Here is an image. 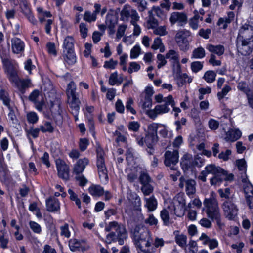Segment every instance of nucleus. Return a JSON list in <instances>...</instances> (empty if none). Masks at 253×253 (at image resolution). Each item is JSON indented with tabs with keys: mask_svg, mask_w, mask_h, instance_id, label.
<instances>
[{
	"mask_svg": "<svg viewBox=\"0 0 253 253\" xmlns=\"http://www.w3.org/2000/svg\"><path fill=\"white\" fill-rule=\"evenodd\" d=\"M207 49L211 53L216 54L218 56H221L224 53V47L221 45H213L212 44L208 45Z\"/></svg>",
	"mask_w": 253,
	"mask_h": 253,
	"instance_id": "bb28decb",
	"label": "nucleus"
},
{
	"mask_svg": "<svg viewBox=\"0 0 253 253\" xmlns=\"http://www.w3.org/2000/svg\"><path fill=\"white\" fill-rule=\"evenodd\" d=\"M50 109L52 114V117L54 118L56 123L57 125H61L62 122V116L61 114V110L59 103L57 100L50 101Z\"/></svg>",
	"mask_w": 253,
	"mask_h": 253,
	"instance_id": "dca6fc26",
	"label": "nucleus"
},
{
	"mask_svg": "<svg viewBox=\"0 0 253 253\" xmlns=\"http://www.w3.org/2000/svg\"><path fill=\"white\" fill-rule=\"evenodd\" d=\"M224 216L229 220H234L236 217L238 209L233 199L225 200L222 204Z\"/></svg>",
	"mask_w": 253,
	"mask_h": 253,
	"instance_id": "6e6552de",
	"label": "nucleus"
},
{
	"mask_svg": "<svg viewBox=\"0 0 253 253\" xmlns=\"http://www.w3.org/2000/svg\"><path fill=\"white\" fill-rule=\"evenodd\" d=\"M140 126V124L138 122L131 121L129 122L127 126L129 130L137 132L139 130Z\"/></svg>",
	"mask_w": 253,
	"mask_h": 253,
	"instance_id": "338daca9",
	"label": "nucleus"
},
{
	"mask_svg": "<svg viewBox=\"0 0 253 253\" xmlns=\"http://www.w3.org/2000/svg\"><path fill=\"white\" fill-rule=\"evenodd\" d=\"M171 63L172 68L173 75L177 78H179V77L181 76V68L179 60L176 62H172Z\"/></svg>",
	"mask_w": 253,
	"mask_h": 253,
	"instance_id": "49530a36",
	"label": "nucleus"
},
{
	"mask_svg": "<svg viewBox=\"0 0 253 253\" xmlns=\"http://www.w3.org/2000/svg\"><path fill=\"white\" fill-rule=\"evenodd\" d=\"M88 190L90 194L93 196H101L104 193L103 187L98 185H91Z\"/></svg>",
	"mask_w": 253,
	"mask_h": 253,
	"instance_id": "2f4dec72",
	"label": "nucleus"
},
{
	"mask_svg": "<svg viewBox=\"0 0 253 253\" xmlns=\"http://www.w3.org/2000/svg\"><path fill=\"white\" fill-rule=\"evenodd\" d=\"M58 176L65 181L69 179V167L65 161L58 159L55 161Z\"/></svg>",
	"mask_w": 253,
	"mask_h": 253,
	"instance_id": "ddd939ff",
	"label": "nucleus"
},
{
	"mask_svg": "<svg viewBox=\"0 0 253 253\" xmlns=\"http://www.w3.org/2000/svg\"><path fill=\"white\" fill-rule=\"evenodd\" d=\"M211 219L215 221L217 226L220 230H223L224 229L225 225L222 218L221 214Z\"/></svg>",
	"mask_w": 253,
	"mask_h": 253,
	"instance_id": "bf43d9fd",
	"label": "nucleus"
},
{
	"mask_svg": "<svg viewBox=\"0 0 253 253\" xmlns=\"http://www.w3.org/2000/svg\"><path fill=\"white\" fill-rule=\"evenodd\" d=\"M84 243V240H78L76 239H72L69 241V246L71 251H76L81 248Z\"/></svg>",
	"mask_w": 253,
	"mask_h": 253,
	"instance_id": "72a5a7b5",
	"label": "nucleus"
},
{
	"mask_svg": "<svg viewBox=\"0 0 253 253\" xmlns=\"http://www.w3.org/2000/svg\"><path fill=\"white\" fill-rule=\"evenodd\" d=\"M40 130L43 133L46 132H52L54 130L53 126L49 122H45L43 125L40 126Z\"/></svg>",
	"mask_w": 253,
	"mask_h": 253,
	"instance_id": "de8ad7c7",
	"label": "nucleus"
},
{
	"mask_svg": "<svg viewBox=\"0 0 253 253\" xmlns=\"http://www.w3.org/2000/svg\"><path fill=\"white\" fill-rule=\"evenodd\" d=\"M205 210L207 216L212 219V218L220 214L219 208L217 201L214 198H206L203 202Z\"/></svg>",
	"mask_w": 253,
	"mask_h": 253,
	"instance_id": "0eeeda50",
	"label": "nucleus"
},
{
	"mask_svg": "<svg viewBox=\"0 0 253 253\" xmlns=\"http://www.w3.org/2000/svg\"><path fill=\"white\" fill-rule=\"evenodd\" d=\"M186 192L188 195H193L196 192V182L192 179H188L185 181Z\"/></svg>",
	"mask_w": 253,
	"mask_h": 253,
	"instance_id": "c756f323",
	"label": "nucleus"
},
{
	"mask_svg": "<svg viewBox=\"0 0 253 253\" xmlns=\"http://www.w3.org/2000/svg\"><path fill=\"white\" fill-rule=\"evenodd\" d=\"M29 226L30 229L36 234H40L42 232L41 226L37 222L33 221L29 222Z\"/></svg>",
	"mask_w": 253,
	"mask_h": 253,
	"instance_id": "13d9d810",
	"label": "nucleus"
},
{
	"mask_svg": "<svg viewBox=\"0 0 253 253\" xmlns=\"http://www.w3.org/2000/svg\"><path fill=\"white\" fill-rule=\"evenodd\" d=\"M236 45L239 53L243 55L249 54L253 49V26L243 25L239 30Z\"/></svg>",
	"mask_w": 253,
	"mask_h": 253,
	"instance_id": "f03ea898",
	"label": "nucleus"
},
{
	"mask_svg": "<svg viewBox=\"0 0 253 253\" xmlns=\"http://www.w3.org/2000/svg\"><path fill=\"white\" fill-rule=\"evenodd\" d=\"M190 35V32L186 30L178 31L175 36V42L182 51H186L189 48V41L187 37Z\"/></svg>",
	"mask_w": 253,
	"mask_h": 253,
	"instance_id": "1a4fd4ad",
	"label": "nucleus"
},
{
	"mask_svg": "<svg viewBox=\"0 0 253 253\" xmlns=\"http://www.w3.org/2000/svg\"><path fill=\"white\" fill-rule=\"evenodd\" d=\"M169 20L171 25L177 24L182 26L187 23V16L184 12H173L170 14Z\"/></svg>",
	"mask_w": 253,
	"mask_h": 253,
	"instance_id": "f3484780",
	"label": "nucleus"
},
{
	"mask_svg": "<svg viewBox=\"0 0 253 253\" xmlns=\"http://www.w3.org/2000/svg\"><path fill=\"white\" fill-rule=\"evenodd\" d=\"M153 33L156 35L164 36L168 34L166 26H156L153 29Z\"/></svg>",
	"mask_w": 253,
	"mask_h": 253,
	"instance_id": "37998d69",
	"label": "nucleus"
},
{
	"mask_svg": "<svg viewBox=\"0 0 253 253\" xmlns=\"http://www.w3.org/2000/svg\"><path fill=\"white\" fill-rule=\"evenodd\" d=\"M98 172L102 183L106 184L108 181V171L105 163L104 152L103 149L98 147L96 149Z\"/></svg>",
	"mask_w": 253,
	"mask_h": 253,
	"instance_id": "423d86ee",
	"label": "nucleus"
},
{
	"mask_svg": "<svg viewBox=\"0 0 253 253\" xmlns=\"http://www.w3.org/2000/svg\"><path fill=\"white\" fill-rule=\"evenodd\" d=\"M20 0V6L21 7L22 12L26 15L31 12L30 9L29 8L28 4V2L26 0Z\"/></svg>",
	"mask_w": 253,
	"mask_h": 253,
	"instance_id": "4d7b16f0",
	"label": "nucleus"
},
{
	"mask_svg": "<svg viewBox=\"0 0 253 253\" xmlns=\"http://www.w3.org/2000/svg\"><path fill=\"white\" fill-rule=\"evenodd\" d=\"M123 78L122 75L118 76L117 72H115L110 75L109 83L111 85L115 84H120L123 81Z\"/></svg>",
	"mask_w": 253,
	"mask_h": 253,
	"instance_id": "473e14b6",
	"label": "nucleus"
},
{
	"mask_svg": "<svg viewBox=\"0 0 253 253\" xmlns=\"http://www.w3.org/2000/svg\"><path fill=\"white\" fill-rule=\"evenodd\" d=\"M160 126L161 125L158 123H153L148 126V130L145 137L144 142L148 149L147 151L151 155L153 154L154 152L153 146L158 141L157 130Z\"/></svg>",
	"mask_w": 253,
	"mask_h": 253,
	"instance_id": "39448f33",
	"label": "nucleus"
},
{
	"mask_svg": "<svg viewBox=\"0 0 253 253\" xmlns=\"http://www.w3.org/2000/svg\"><path fill=\"white\" fill-rule=\"evenodd\" d=\"M141 189L145 195H149L153 192V187L151 183H148L143 184Z\"/></svg>",
	"mask_w": 253,
	"mask_h": 253,
	"instance_id": "e2e57ef3",
	"label": "nucleus"
},
{
	"mask_svg": "<svg viewBox=\"0 0 253 253\" xmlns=\"http://www.w3.org/2000/svg\"><path fill=\"white\" fill-rule=\"evenodd\" d=\"M203 67V63L200 61L193 62L191 64V68L193 72L197 73L201 70Z\"/></svg>",
	"mask_w": 253,
	"mask_h": 253,
	"instance_id": "69168bd1",
	"label": "nucleus"
},
{
	"mask_svg": "<svg viewBox=\"0 0 253 253\" xmlns=\"http://www.w3.org/2000/svg\"><path fill=\"white\" fill-rule=\"evenodd\" d=\"M0 100L2 101L4 105L7 106L8 109H10V99L9 98L8 93L3 89L0 90Z\"/></svg>",
	"mask_w": 253,
	"mask_h": 253,
	"instance_id": "a19ab883",
	"label": "nucleus"
},
{
	"mask_svg": "<svg viewBox=\"0 0 253 253\" xmlns=\"http://www.w3.org/2000/svg\"><path fill=\"white\" fill-rule=\"evenodd\" d=\"M202 202L200 200L199 198H196L188 203L187 207L189 209L194 207L200 209L202 206Z\"/></svg>",
	"mask_w": 253,
	"mask_h": 253,
	"instance_id": "5fc2aeb1",
	"label": "nucleus"
},
{
	"mask_svg": "<svg viewBox=\"0 0 253 253\" xmlns=\"http://www.w3.org/2000/svg\"><path fill=\"white\" fill-rule=\"evenodd\" d=\"M2 61L7 77L13 84L19 78L17 74V66L7 58H2Z\"/></svg>",
	"mask_w": 253,
	"mask_h": 253,
	"instance_id": "9d476101",
	"label": "nucleus"
},
{
	"mask_svg": "<svg viewBox=\"0 0 253 253\" xmlns=\"http://www.w3.org/2000/svg\"><path fill=\"white\" fill-rule=\"evenodd\" d=\"M198 241H201L205 246L208 245L210 250H214L218 246V241L216 239L210 238L205 233L201 234Z\"/></svg>",
	"mask_w": 253,
	"mask_h": 253,
	"instance_id": "aec40b11",
	"label": "nucleus"
},
{
	"mask_svg": "<svg viewBox=\"0 0 253 253\" xmlns=\"http://www.w3.org/2000/svg\"><path fill=\"white\" fill-rule=\"evenodd\" d=\"M216 74L213 71H208L205 72L203 78L207 83H212L215 81Z\"/></svg>",
	"mask_w": 253,
	"mask_h": 253,
	"instance_id": "c03bdc74",
	"label": "nucleus"
},
{
	"mask_svg": "<svg viewBox=\"0 0 253 253\" xmlns=\"http://www.w3.org/2000/svg\"><path fill=\"white\" fill-rule=\"evenodd\" d=\"M236 165L238 167L239 170L241 171H242V176H244L245 174L246 175V162L244 159H240L236 161Z\"/></svg>",
	"mask_w": 253,
	"mask_h": 253,
	"instance_id": "09e8293b",
	"label": "nucleus"
},
{
	"mask_svg": "<svg viewBox=\"0 0 253 253\" xmlns=\"http://www.w3.org/2000/svg\"><path fill=\"white\" fill-rule=\"evenodd\" d=\"M24 49V42L21 39L18 38H13L11 39V50L13 53L21 54Z\"/></svg>",
	"mask_w": 253,
	"mask_h": 253,
	"instance_id": "4be33fe9",
	"label": "nucleus"
},
{
	"mask_svg": "<svg viewBox=\"0 0 253 253\" xmlns=\"http://www.w3.org/2000/svg\"><path fill=\"white\" fill-rule=\"evenodd\" d=\"M9 238L5 229L0 230V247L3 249L8 248Z\"/></svg>",
	"mask_w": 253,
	"mask_h": 253,
	"instance_id": "7c9ffc66",
	"label": "nucleus"
},
{
	"mask_svg": "<svg viewBox=\"0 0 253 253\" xmlns=\"http://www.w3.org/2000/svg\"><path fill=\"white\" fill-rule=\"evenodd\" d=\"M146 203L145 207L148 209V211H153L155 210L157 207V202L154 197L145 198Z\"/></svg>",
	"mask_w": 253,
	"mask_h": 253,
	"instance_id": "cd10ccee",
	"label": "nucleus"
},
{
	"mask_svg": "<svg viewBox=\"0 0 253 253\" xmlns=\"http://www.w3.org/2000/svg\"><path fill=\"white\" fill-rule=\"evenodd\" d=\"M12 84H14L22 93L25 92L26 88L33 86L31 80L29 78L20 79L18 78L16 80V81H15Z\"/></svg>",
	"mask_w": 253,
	"mask_h": 253,
	"instance_id": "412c9836",
	"label": "nucleus"
},
{
	"mask_svg": "<svg viewBox=\"0 0 253 253\" xmlns=\"http://www.w3.org/2000/svg\"><path fill=\"white\" fill-rule=\"evenodd\" d=\"M88 163L89 160L86 158L79 159L74 166L73 173L76 175L82 173Z\"/></svg>",
	"mask_w": 253,
	"mask_h": 253,
	"instance_id": "5701e85b",
	"label": "nucleus"
},
{
	"mask_svg": "<svg viewBox=\"0 0 253 253\" xmlns=\"http://www.w3.org/2000/svg\"><path fill=\"white\" fill-rule=\"evenodd\" d=\"M27 119L30 123L35 124L38 120V116L36 113L30 112L27 114Z\"/></svg>",
	"mask_w": 253,
	"mask_h": 253,
	"instance_id": "0e129e2a",
	"label": "nucleus"
},
{
	"mask_svg": "<svg viewBox=\"0 0 253 253\" xmlns=\"http://www.w3.org/2000/svg\"><path fill=\"white\" fill-rule=\"evenodd\" d=\"M127 198L132 203L135 209H140L141 199L136 193L130 191L127 193Z\"/></svg>",
	"mask_w": 253,
	"mask_h": 253,
	"instance_id": "a878e982",
	"label": "nucleus"
},
{
	"mask_svg": "<svg viewBox=\"0 0 253 253\" xmlns=\"http://www.w3.org/2000/svg\"><path fill=\"white\" fill-rule=\"evenodd\" d=\"M68 192L70 195V200L75 201L76 203V204L78 207V208L79 209H81V201L78 198L76 194L71 189H69L68 190Z\"/></svg>",
	"mask_w": 253,
	"mask_h": 253,
	"instance_id": "6e6d98bb",
	"label": "nucleus"
},
{
	"mask_svg": "<svg viewBox=\"0 0 253 253\" xmlns=\"http://www.w3.org/2000/svg\"><path fill=\"white\" fill-rule=\"evenodd\" d=\"M162 220L163 221L165 225H168L170 223L169 212L166 209H163L160 213Z\"/></svg>",
	"mask_w": 253,
	"mask_h": 253,
	"instance_id": "3c124183",
	"label": "nucleus"
},
{
	"mask_svg": "<svg viewBox=\"0 0 253 253\" xmlns=\"http://www.w3.org/2000/svg\"><path fill=\"white\" fill-rule=\"evenodd\" d=\"M164 164L167 167H171V169L175 165L179 160V154L177 150L173 151H167L164 155Z\"/></svg>",
	"mask_w": 253,
	"mask_h": 253,
	"instance_id": "2eb2a0df",
	"label": "nucleus"
},
{
	"mask_svg": "<svg viewBox=\"0 0 253 253\" xmlns=\"http://www.w3.org/2000/svg\"><path fill=\"white\" fill-rule=\"evenodd\" d=\"M231 90V88L230 86L228 85L224 86L222 90L217 93V97L219 100L223 99Z\"/></svg>",
	"mask_w": 253,
	"mask_h": 253,
	"instance_id": "680f3d73",
	"label": "nucleus"
},
{
	"mask_svg": "<svg viewBox=\"0 0 253 253\" xmlns=\"http://www.w3.org/2000/svg\"><path fill=\"white\" fill-rule=\"evenodd\" d=\"M140 105L143 110V112L150 109L152 106V100L151 98L144 97V100L140 102Z\"/></svg>",
	"mask_w": 253,
	"mask_h": 253,
	"instance_id": "79ce46f5",
	"label": "nucleus"
},
{
	"mask_svg": "<svg viewBox=\"0 0 253 253\" xmlns=\"http://www.w3.org/2000/svg\"><path fill=\"white\" fill-rule=\"evenodd\" d=\"M139 181L142 185L151 183V179L148 173L141 172L139 176Z\"/></svg>",
	"mask_w": 253,
	"mask_h": 253,
	"instance_id": "864d4df0",
	"label": "nucleus"
},
{
	"mask_svg": "<svg viewBox=\"0 0 253 253\" xmlns=\"http://www.w3.org/2000/svg\"><path fill=\"white\" fill-rule=\"evenodd\" d=\"M148 18L147 20V27L148 29H153L155 27L158 25V21L155 18L152 11L148 12Z\"/></svg>",
	"mask_w": 253,
	"mask_h": 253,
	"instance_id": "e433bc0d",
	"label": "nucleus"
},
{
	"mask_svg": "<svg viewBox=\"0 0 253 253\" xmlns=\"http://www.w3.org/2000/svg\"><path fill=\"white\" fill-rule=\"evenodd\" d=\"M141 48L139 45H135L130 50V57L131 59H136L140 55Z\"/></svg>",
	"mask_w": 253,
	"mask_h": 253,
	"instance_id": "603ef678",
	"label": "nucleus"
},
{
	"mask_svg": "<svg viewBox=\"0 0 253 253\" xmlns=\"http://www.w3.org/2000/svg\"><path fill=\"white\" fill-rule=\"evenodd\" d=\"M222 172H219L214 174L213 177L211 178L210 183L212 185L219 186L223 181V177L221 176Z\"/></svg>",
	"mask_w": 253,
	"mask_h": 253,
	"instance_id": "ea45409f",
	"label": "nucleus"
},
{
	"mask_svg": "<svg viewBox=\"0 0 253 253\" xmlns=\"http://www.w3.org/2000/svg\"><path fill=\"white\" fill-rule=\"evenodd\" d=\"M176 243L181 247H185L187 244V236L184 234H178L175 236Z\"/></svg>",
	"mask_w": 253,
	"mask_h": 253,
	"instance_id": "a18cd8bd",
	"label": "nucleus"
},
{
	"mask_svg": "<svg viewBox=\"0 0 253 253\" xmlns=\"http://www.w3.org/2000/svg\"><path fill=\"white\" fill-rule=\"evenodd\" d=\"M96 18L97 16L93 12L88 11H85L84 15V20L89 23L95 21Z\"/></svg>",
	"mask_w": 253,
	"mask_h": 253,
	"instance_id": "8fccbe9b",
	"label": "nucleus"
},
{
	"mask_svg": "<svg viewBox=\"0 0 253 253\" xmlns=\"http://www.w3.org/2000/svg\"><path fill=\"white\" fill-rule=\"evenodd\" d=\"M121 20L124 21H128L131 18V24H134L135 21H138L140 17L136 10L133 9L128 4L125 5L121 11Z\"/></svg>",
	"mask_w": 253,
	"mask_h": 253,
	"instance_id": "9b49d317",
	"label": "nucleus"
},
{
	"mask_svg": "<svg viewBox=\"0 0 253 253\" xmlns=\"http://www.w3.org/2000/svg\"><path fill=\"white\" fill-rule=\"evenodd\" d=\"M242 135V132L239 129H231L226 133L225 139L226 141L234 142L239 139Z\"/></svg>",
	"mask_w": 253,
	"mask_h": 253,
	"instance_id": "393cba45",
	"label": "nucleus"
},
{
	"mask_svg": "<svg viewBox=\"0 0 253 253\" xmlns=\"http://www.w3.org/2000/svg\"><path fill=\"white\" fill-rule=\"evenodd\" d=\"M151 48L154 50L159 49L160 52H164L165 51V46L162 43L161 38L160 37L156 38L153 41Z\"/></svg>",
	"mask_w": 253,
	"mask_h": 253,
	"instance_id": "c9c22d12",
	"label": "nucleus"
},
{
	"mask_svg": "<svg viewBox=\"0 0 253 253\" xmlns=\"http://www.w3.org/2000/svg\"><path fill=\"white\" fill-rule=\"evenodd\" d=\"M29 99L35 104L36 108L40 112H42L44 106V101L43 96L39 90H34L29 95Z\"/></svg>",
	"mask_w": 253,
	"mask_h": 253,
	"instance_id": "4468645a",
	"label": "nucleus"
},
{
	"mask_svg": "<svg viewBox=\"0 0 253 253\" xmlns=\"http://www.w3.org/2000/svg\"><path fill=\"white\" fill-rule=\"evenodd\" d=\"M174 105L173 98L171 95H169L165 98L164 104L157 105L155 106V111H157L159 115L167 113L170 110V108L169 106L173 107Z\"/></svg>",
	"mask_w": 253,
	"mask_h": 253,
	"instance_id": "a211bd4d",
	"label": "nucleus"
},
{
	"mask_svg": "<svg viewBox=\"0 0 253 253\" xmlns=\"http://www.w3.org/2000/svg\"><path fill=\"white\" fill-rule=\"evenodd\" d=\"M140 69V65L136 62H131L129 63V66L128 69V72L130 74L133 72H137Z\"/></svg>",
	"mask_w": 253,
	"mask_h": 253,
	"instance_id": "774afa93",
	"label": "nucleus"
},
{
	"mask_svg": "<svg viewBox=\"0 0 253 253\" xmlns=\"http://www.w3.org/2000/svg\"><path fill=\"white\" fill-rule=\"evenodd\" d=\"M165 57L172 63L179 60V55L177 51L173 49L169 50L166 54Z\"/></svg>",
	"mask_w": 253,
	"mask_h": 253,
	"instance_id": "f704fd0d",
	"label": "nucleus"
},
{
	"mask_svg": "<svg viewBox=\"0 0 253 253\" xmlns=\"http://www.w3.org/2000/svg\"><path fill=\"white\" fill-rule=\"evenodd\" d=\"M76 90V84L74 82L71 81L67 85L66 94L68 97V103L72 109V113L77 116L80 110V102Z\"/></svg>",
	"mask_w": 253,
	"mask_h": 253,
	"instance_id": "20e7f679",
	"label": "nucleus"
},
{
	"mask_svg": "<svg viewBox=\"0 0 253 253\" xmlns=\"http://www.w3.org/2000/svg\"><path fill=\"white\" fill-rule=\"evenodd\" d=\"M222 171V169L220 167H216L214 165L210 164L205 167V170L201 172L199 178L202 181L205 182L206 181V176L208 174H212L214 175L215 173L221 172Z\"/></svg>",
	"mask_w": 253,
	"mask_h": 253,
	"instance_id": "6ab92c4d",
	"label": "nucleus"
},
{
	"mask_svg": "<svg viewBox=\"0 0 253 253\" xmlns=\"http://www.w3.org/2000/svg\"><path fill=\"white\" fill-rule=\"evenodd\" d=\"M180 164L182 169L186 170L195 166L201 167L203 162L200 158H196L194 159L191 155L186 153L182 157Z\"/></svg>",
	"mask_w": 253,
	"mask_h": 253,
	"instance_id": "f8f14e48",
	"label": "nucleus"
},
{
	"mask_svg": "<svg viewBox=\"0 0 253 253\" xmlns=\"http://www.w3.org/2000/svg\"><path fill=\"white\" fill-rule=\"evenodd\" d=\"M74 40L72 37L67 36L64 41L63 47L64 50H74Z\"/></svg>",
	"mask_w": 253,
	"mask_h": 253,
	"instance_id": "4c0bfd02",
	"label": "nucleus"
},
{
	"mask_svg": "<svg viewBox=\"0 0 253 253\" xmlns=\"http://www.w3.org/2000/svg\"><path fill=\"white\" fill-rule=\"evenodd\" d=\"M205 51L202 47H199L193 50L191 58L195 59H201L205 57Z\"/></svg>",
	"mask_w": 253,
	"mask_h": 253,
	"instance_id": "58836bf2",
	"label": "nucleus"
},
{
	"mask_svg": "<svg viewBox=\"0 0 253 253\" xmlns=\"http://www.w3.org/2000/svg\"><path fill=\"white\" fill-rule=\"evenodd\" d=\"M105 230L109 232L106 238V242L107 244L118 241L120 245H123L124 240L127 237L125 226L116 221L109 222L106 225Z\"/></svg>",
	"mask_w": 253,
	"mask_h": 253,
	"instance_id": "7ed1b4c3",
	"label": "nucleus"
},
{
	"mask_svg": "<svg viewBox=\"0 0 253 253\" xmlns=\"http://www.w3.org/2000/svg\"><path fill=\"white\" fill-rule=\"evenodd\" d=\"M131 237L139 253H155L156 248L164 246L162 238L156 237L152 246L153 238L150 231L144 227L136 226L131 231Z\"/></svg>",
	"mask_w": 253,
	"mask_h": 253,
	"instance_id": "f257e3e1",
	"label": "nucleus"
},
{
	"mask_svg": "<svg viewBox=\"0 0 253 253\" xmlns=\"http://www.w3.org/2000/svg\"><path fill=\"white\" fill-rule=\"evenodd\" d=\"M199 224L203 227L207 229L211 228L212 226L211 221L206 217H203L200 219L199 221Z\"/></svg>",
	"mask_w": 253,
	"mask_h": 253,
	"instance_id": "052dcab7",
	"label": "nucleus"
},
{
	"mask_svg": "<svg viewBox=\"0 0 253 253\" xmlns=\"http://www.w3.org/2000/svg\"><path fill=\"white\" fill-rule=\"evenodd\" d=\"M47 210L50 212H58L60 211V203L59 200L54 197H50L46 201Z\"/></svg>",
	"mask_w": 253,
	"mask_h": 253,
	"instance_id": "b1692460",
	"label": "nucleus"
},
{
	"mask_svg": "<svg viewBox=\"0 0 253 253\" xmlns=\"http://www.w3.org/2000/svg\"><path fill=\"white\" fill-rule=\"evenodd\" d=\"M64 59L69 64H73L76 62L74 50H64Z\"/></svg>",
	"mask_w": 253,
	"mask_h": 253,
	"instance_id": "c85d7f7f",
	"label": "nucleus"
}]
</instances>
